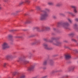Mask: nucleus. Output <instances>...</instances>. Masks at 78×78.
<instances>
[{"label":"nucleus","instance_id":"obj_4","mask_svg":"<svg viewBox=\"0 0 78 78\" xmlns=\"http://www.w3.org/2000/svg\"><path fill=\"white\" fill-rule=\"evenodd\" d=\"M49 63L50 65H53V61L51 59L48 60L44 61L43 62V65L45 66L47 64V63Z\"/></svg>","mask_w":78,"mask_h":78},{"label":"nucleus","instance_id":"obj_6","mask_svg":"<svg viewBox=\"0 0 78 78\" xmlns=\"http://www.w3.org/2000/svg\"><path fill=\"white\" fill-rule=\"evenodd\" d=\"M9 46L8 45V44L6 42L4 43L2 46V48L3 50H5L6 48H9Z\"/></svg>","mask_w":78,"mask_h":78},{"label":"nucleus","instance_id":"obj_26","mask_svg":"<svg viewBox=\"0 0 78 78\" xmlns=\"http://www.w3.org/2000/svg\"><path fill=\"white\" fill-rule=\"evenodd\" d=\"M25 3V2H20L19 4L20 5H22V4H23V3Z\"/></svg>","mask_w":78,"mask_h":78},{"label":"nucleus","instance_id":"obj_31","mask_svg":"<svg viewBox=\"0 0 78 78\" xmlns=\"http://www.w3.org/2000/svg\"><path fill=\"white\" fill-rule=\"evenodd\" d=\"M64 48H69V47H68V46H65L64 47Z\"/></svg>","mask_w":78,"mask_h":78},{"label":"nucleus","instance_id":"obj_25","mask_svg":"<svg viewBox=\"0 0 78 78\" xmlns=\"http://www.w3.org/2000/svg\"><path fill=\"white\" fill-rule=\"evenodd\" d=\"M69 36H73V35H74V33H71L70 34H69Z\"/></svg>","mask_w":78,"mask_h":78},{"label":"nucleus","instance_id":"obj_41","mask_svg":"<svg viewBox=\"0 0 78 78\" xmlns=\"http://www.w3.org/2000/svg\"><path fill=\"white\" fill-rule=\"evenodd\" d=\"M77 64H78V61H77Z\"/></svg>","mask_w":78,"mask_h":78},{"label":"nucleus","instance_id":"obj_3","mask_svg":"<svg viewBox=\"0 0 78 78\" xmlns=\"http://www.w3.org/2000/svg\"><path fill=\"white\" fill-rule=\"evenodd\" d=\"M36 28L37 30L39 32L44 31V30H50V28L48 27H44L41 29H40L38 27H36Z\"/></svg>","mask_w":78,"mask_h":78},{"label":"nucleus","instance_id":"obj_15","mask_svg":"<svg viewBox=\"0 0 78 78\" xmlns=\"http://www.w3.org/2000/svg\"><path fill=\"white\" fill-rule=\"evenodd\" d=\"M75 69V66H72L69 69V71H73Z\"/></svg>","mask_w":78,"mask_h":78},{"label":"nucleus","instance_id":"obj_34","mask_svg":"<svg viewBox=\"0 0 78 78\" xmlns=\"http://www.w3.org/2000/svg\"><path fill=\"white\" fill-rule=\"evenodd\" d=\"M47 77V76H44V77H43V78H46Z\"/></svg>","mask_w":78,"mask_h":78},{"label":"nucleus","instance_id":"obj_19","mask_svg":"<svg viewBox=\"0 0 78 78\" xmlns=\"http://www.w3.org/2000/svg\"><path fill=\"white\" fill-rule=\"evenodd\" d=\"M30 3V0H25L24 1V3H28L29 4Z\"/></svg>","mask_w":78,"mask_h":78},{"label":"nucleus","instance_id":"obj_23","mask_svg":"<svg viewBox=\"0 0 78 78\" xmlns=\"http://www.w3.org/2000/svg\"><path fill=\"white\" fill-rule=\"evenodd\" d=\"M36 9L37 10H41V7L40 6H37V7H36Z\"/></svg>","mask_w":78,"mask_h":78},{"label":"nucleus","instance_id":"obj_16","mask_svg":"<svg viewBox=\"0 0 78 78\" xmlns=\"http://www.w3.org/2000/svg\"><path fill=\"white\" fill-rule=\"evenodd\" d=\"M32 20L31 19H29L27 20L25 22V23H30L31 22Z\"/></svg>","mask_w":78,"mask_h":78},{"label":"nucleus","instance_id":"obj_7","mask_svg":"<svg viewBox=\"0 0 78 78\" xmlns=\"http://www.w3.org/2000/svg\"><path fill=\"white\" fill-rule=\"evenodd\" d=\"M69 25H70L69 23L67 22H66L63 23L62 25V26L63 28H64L67 29L68 28V26H69Z\"/></svg>","mask_w":78,"mask_h":78},{"label":"nucleus","instance_id":"obj_12","mask_svg":"<svg viewBox=\"0 0 78 78\" xmlns=\"http://www.w3.org/2000/svg\"><path fill=\"white\" fill-rule=\"evenodd\" d=\"M77 27H78V25H77L76 24H74L73 27L74 28H75L76 30L78 32V28Z\"/></svg>","mask_w":78,"mask_h":78},{"label":"nucleus","instance_id":"obj_17","mask_svg":"<svg viewBox=\"0 0 78 78\" xmlns=\"http://www.w3.org/2000/svg\"><path fill=\"white\" fill-rule=\"evenodd\" d=\"M67 13L69 14H70V15H71V16H73V17H74V16H75V15L72 12H67Z\"/></svg>","mask_w":78,"mask_h":78},{"label":"nucleus","instance_id":"obj_14","mask_svg":"<svg viewBox=\"0 0 78 78\" xmlns=\"http://www.w3.org/2000/svg\"><path fill=\"white\" fill-rule=\"evenodd\" d=\"M40 42V40H35L34 42L33 43V44H37Z\"/></svg>","mask_w":78,"mask_h":78},{"label":"nucleus","instance_id":"obj_30","mask_svg":"<svg viewBox=\"0 0 78 78\" xmlns=\"http://www.w3.org/2000/svg\"><path fill=\"white\" fill-rule=\"evenodd\" d=\"M15 14H16V13L14 12H13L11 13V15H12L13 16L15 15Z\"/></svg>","mask_w":78,"mask_h":78},{"label":"nucleus","instance_id":"obj_8","mask_svg":"<svg viewBox=\"0 0 78 78\" xmlns=\"http://www.w3.org/2000/svg\"><path fill=\"white\" fill-rule=\"evenodd\" d=\"M43 45L44 48L46 49V50H52V49H53L52 48L49 47L48 46V45H47V44L46 43H44L43 44Z\"/></svg>","mask_w":78,"mask_h":78},{"label":"nucleus","instance_id":"obj_39","mask_svg":"<svg viewBox=\"0 0 78 78\" xmlns=\"http://www.w3.org/2000/svg\"><path fill=\"white\" fill-rule=\"evenodd\" d=\"M2 9V7L0 6V9Z\"/></svg>","mask_w":78,"mask_h":78},{"label":"nucleus","instance_id":"obj_40","mask_svg":"<svg viewBox=\"0 0 78 78\" xmlns=\"http://www.w3.org/2000/svg\"><path fill=\"white\" fill-rule=\"evenodd\" d=\"M1 76H0V78H1Z\"/></svg>","mask_w":78,"mask_h":78},{"label":"nucleus","instance_id":"obj_13","mask_svg":"<svg viewBox=\"0 0 78 78\" xmlns=\"http://www.w3.org/2000/svg\"><path fill=\"white\" fill-rule=\"evenodd\" d=\"M71 58V56H70V55L69 54H67L65 55V58L66 59H70Z\"/></svg>","mask_w":78,"mask_h":78},{"label":"nucleus","instance_id":"obj_38","mask_svg":"<svg viewBox=\"0 0 78 78\" xmlns=\"http://www.w3.org/2000/svg\"><path fill=\"white\" fill-rule=\"evenodd\" d=\"M4 2H6L7 1V0L6 1L5 0H4Z\"/></svg>","mask_w":78,"mask_h":78},{"label":"nucleus","instance_id":"obj_37","mask_svg":"<svg viewBox=\"0 0 78 78\" xmlns=\"http://www.w3.org/2000/svg\"><path fill=\"white\" fill-rule=\"evenodd\" d=\"M19 12V11H17L16 12V13H17V12Z\"/></svg>","mask_w":78,"mask_h":78},{"label":"nucleus","instance_id":"obj_35","mask_svg":"<svg viewBox=\"0 0 78 78\" xmlns=\"http://www.w3.org/2000/svg\"><path fill=\"white\" fill-rule=\"evenodd\" d=\"M16 37V38H20V37H19L18 36H17Z\"/></svg>","mask_w":78,"mask_h":78},{"label":"nucleus","instance_id":"obj_27","mask_svg":"<svg viewBox=\"0 0 78 78\" xmlns=\"http://www.w3.org/2000/svg\"><path fill=\"white\" fill-rule=\"evenodd\" d=\"M59 16H64V14H63L62 13H60L59 14Z\"/></svg>","mask_w":78,"mask_h":78},{"label":"nucleus","instance_id":"obj_1","mask_svg":"<svg viewBox=\"0 0 78 78\" xmlns=\"http://www.w3.org/2000/svg\"><path fill=\"white\" fill-rule=\"evenodd\" d=\"M49 11H50V10L47 8H45L44 10H41V12L42 13L41 14L39 20H45L47 18V17H48V16L47 12H49Z\"/></svg>","mask_w":78,"mask_h":78},{"label":"nucleus","instance_id":"obj_9","mask_svg":"<svg viewBox=\"0 0 78 78\" xmlns=\"http://www.w3.org/2000/svg\"><path fill=\"white\" fill-rule=\"evenodd\" d=\"M70 7L71 8L74 9L73 12L74 13H77V9H76V7L74 5H72L70 6Z\"/></svg>","mask_w":78,"mask_h":78},{"label":"nucleus","instance_id":"obj_5","mask_svg":"<svg viewBox=\"0 0 78 78\" xmlns=\"http://www.w3.org/2000/svg\"><path fill=\"white\" fill-rule=\"evenodd\" d=\"M25 57H24L23 58V59L22 60V58H19V60H18V62H19L20 61H22L23 62L24 64H27V63H28L29 62V61L27 60L26 59H25Z\"/></svg>","mask_w":78,"mask_h":78},{"label":"nucleus","instance_id":"obj_10","mask_svg":"<svg viewBox=\"0 0 78 78\" xmlns=\"http://www.w3.org/2000/svg\"><path fill=\"white\" fill-rule=\"evenodd\" d=\"M34 67H35V66L32 65L27 70L28 71H31V70H33L34 69Z\"/></svg>","mask_w":78,"mask_h":78},{"label":"nucleus","instance_id":"obj_18","mask_svg":"<svg viewBox=\"0 0 78 78\" xmlns=\"http://www.w3.org/2000/svg\"><path fill=\"white\" fill-rule=\"evenodd\" d=\"M25 78V76L24 74H21L19 78Z\"/></svg>","mask_w":78,"mask_h":78},{"label":"nucleus","instance_id":"obj_20","mask_svg":"<svg viewBox=\"0 0 78 78\" xmlns=\"http://www.w3.org/2000/svg\"><path fill=\"white\" fill-rule=\"evenodd\" d=\"M12 37V35L11 34L9 35L7 37V39H11Z\"/></svg>","mask_w":78,"mask_h":78},{"label":"nucleus","instance_id":"obj_36","mask_svg":"<svg viewBox=\"0 0 78 78\" xmlns=\"http://www.w3.org/2000/svg\"><path fill=\"white\" fill-rule=\"evenodd\" d=\"M53 30H56V29H55V28H54L53 29Z\"/></svg>","mask_w":78,"mask_h":78},{"label":"nucleus","instance_id":"obj_21","mask_svg":"<svg viewBox=\"0 0 78 78\" xmlns=\"http://www.w3.org/2000/svg\"><path fill=\"white\" fill-rule=\"evenodd\" d=\"M62 4L61 3H58L56 4V6L59 7V6H62Z\"/></svg>","mask_w":78,"mask_h":78},{"label":"nucleus","instance_id":"obj_32","mask_svg":"<svg viewBox=\"0 0 78 78\" xmlns=\"http://www.w3.org/2000/svg\"><path fill=\"white\" fill-rule=\"evenodd\" d=\"M75 21H76L77 22H78V18H76L75 19Z\"/></svg>","mask_w":78,"mask_h":78},{"label":"nucleus","instance_id":"obj_22","mask_svg":"<svg viewBox=\"0 0 78 78\" xmlns=\"http://www.w3.org/2000/svg\"><path fill=\"white\" fill-rule=\"evenodd\" d=\"M68 20L69 22L70 23H72V22H73L72 20L70 19V18H68Z\"/></svg>","mask_w":78,"mask_h":78},{"label":"nucleus","instance_id":"obj_28","mask_svg":"<svg viewBox=\"0 0 78 78\" xmlns=\"http://www.w3.org/2000/svg\"><path fill=\"white\" fill-rule=\"evenodd\" d=\"M52 18H53L54 19H56V17L55 16H52Z\"/></svg>","mask_w":78,"mask_h":78},{"label":"nucleus","instance_id":"obj_33","mask_svg":"<svg viewBox=\"0 0 78 78\" xmlns=\"http://www.w3.org/2000/svg\"><path fill=\"white\" fill-rule=\"evenodd\" d=\"M73 41H74V42H76V40L74 39H73L72 40Z\"/></svg>","mask_w":78,"mask_h":78},{"label":"nucleus","instance_id":"obj_24","mask_svg":"<svg viewBox=\"0 0 78 78\" xmlns=\"http://www.w3.org/2000/svg\"><path fill=\"white\" fill-rule=\"evenodd\" d=\"M48 4L49 5H53V3L52 2H49L48 3Z\"/></svg>","mask_w":78,"mask_h":78},{"label":"nucleus","instance_id":"obj_11","mask_svg":"<svg viewBox=\"0 0 78 78\" xmlns=\"http://www.w3.org/2000/svg\"><path fill=\"white\" fill-rule=\"evenodd\" d=\"M6 58H7V59H12V58H13V57L12 56V55H7Z\"/></svg>","mask_w":78,"mask_h":78},{"label":"nucleus","instance_id":"obj_29","mask_svg":"<svg viewBox=\"0 0 78 78\" xmlns=\"http://www.w3.org/2000/svg\"><path fill=\"white\" fill-rule=\"evenodd\" d=\"M6 66V63H4L3 65V66L4 67H5Z\"/></svg>","mask_w":78,"mask_h":78},{"label":"nucleus","instance_id":"obj_2","mask_svg":"<svg viewBox=\"0 0 78 78\" xmlns=\"http://www.w3.org/2000/svg\"><path fill=\"white\" fill-rule=\"evenodd\" d=\"M55 38L54 37H52L51 39V40H50L49 41V42H51V43H52V44H53V45H59L60 44H61V43L57 41H54V42H53L54 40H55Z\"/></svg>","mask_w":78,"mask_h":78}]
</instances>
